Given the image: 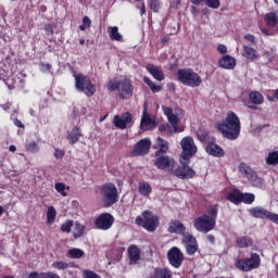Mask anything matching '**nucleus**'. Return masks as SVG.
I'll list each match as a JSON object with an SVG mask.
<instances>
[{"mask_svg": "<svg viewBox=\"0 0 278 278\" xmlns=\"http://www.w3.org/2000/svg\"><path fill=\"white\" fill-rule=\"evenodd\" d=\"M217 129L227 140H238L242 129L240 117L232 111H229L226 118L217 123Z\"/></svg>", "mask_w": 278, "mask_h": 278, "instance_id": "f257e3e1", "label": "nucleus"}, {"mask_svg": "<svg viewBox=\"0 0 278 278\" xmlns=\"http://www.w3.org/2000/svg\"><path fill=\"white\" fill-rule=\"evenodd\" d=\"M109 92H114L118 90L121 99H129L134 94V85L129 78H124L122 80L111 79L106 86Z\"/></svg>", "mask_w": 278, "mask_h": 278, "instance_id": "f03ea898", "label": "nucleus"}, {"mask_svg": "<svg viewBox=\"0 0 278 278\" xmlns=\"http://www.w3.org/2000/svg\"><path fill=\"white\" fill-rule=\"evenodd\" d=\"M75 88L86 97H92L97 92V85L92 84L90 76L84 74H74Z\"/></svg>", "mask_w": 278, "mask_h": 278, "instance_id": "7ed1b4c3", "label": "nucleus"}, {"mask_svg": "<svg viewBox=\"0 0 278 278\" xmlns=\"http://www.w3.org/2000/svg\"><path fill=\"white\" fill-rule=\"evenodd\" d=\"M178 79L184 86H189L190 88H199L203 84L201 76L190 68L179 70Z\"/></svg>", "mask_w": 278, "mask_h": 278, "instance_id": "20e7f679", "label": "nucleus"}, {"mask_svg": "<svg viewBox=\"0 0 278 278\" xmlns=\"http://www.w3.org/2000/svg\"><path fill=\"white\" fill-rule=\"evenodd\" d=\"M180 147L182 149V154L180 155V164H190V157L197 154V146L194 144V139L192 137H185Z\"/></svg>", "mask_w": 278, "mask_h": 278, "instance_id": "39448f33", "label": "nucleus"}, {"mask_svg": "<svg viewBox=\"0 0 278 278\" xmlns=\"http://www.w3.org/2000/svg\"><path fill=\"white\" fill-rule=\"evenodd\" d=\"M262 260L257 253H251L250 257L247 260L238 258L236 262V267L243 273H249L251 270H255V268H258Z\"/></svg>", "mask_w": 278, "mask_h": 278, "instance_id": "423d86ee", "label": "nucleus"}, {"mask_svg": "<svg viewBox=\"0 0 278 278\" xmlns=\"http://www.w3.org/2000/svg\"><path fill=\"white\" fill-rule=\"evenodd\" d=\"M239 173L248 179L254 188H262L264 180L257 176V173L253 170L249 165L241 163L239 165Z\"/></svg>", "mask_w": 278, "mask_h": 278, "instance_id": "0eeeda50", "label": "nucleus"}, {"mask_svg": "<svg viewBox=\"0 0 278 278\" xmlns=\"http://www.w3.org/2000/svg\"><path fill=\"white\" fill-rule=\"evenodd\" d=\"M100 192L105 205H114L118 201V189H116L114 184L102 186Z\"/></svg>", "mask_w": 278, "mask_h": 278, "instance_id": "6e6552de", "label": "nucleus"}, {"mask_svg": "<svg viewBox=\"0 0 278 278\" xmlns=\"http://www.w3.org/2000/svg\"><path fill=\"white\" fill-rule=\"evenodd\" d=\"M193 227L197 229V231L207 233L208 231H212L214 227H216V222H214V218H210V215L203 214L194 219Z\"/></svg>", "mask_w": 278, "mask_h": 278, "instance_id": "1a4fd4ad", "label": "nucleus"}, {"mask_svg": "<svg viewBox=\"0 0 278 278\" xmlns=\"http://www.w3.org/2000/svg\"><path fill=\"white\" fill-rule=\"evenodd\" d=\"M154 164L160 170H168L169 173L175 168V160L166 154H160V152L156 153Z\"/></svg>", "mask_w": 278, "mask_h": 278, "instance_id": "9d476101", "label": "nucleus"}, {"mask_svg": "<svg viewBox=\"0 0 278 278\" xmlns=\"http://www.w3.org/2000/svg\"><path fill=\"white\" fill-rule=\"evenodd\" d=\"M167 260L174 268H181V265L184 264V252L177 247H173L167 252Z\"/></svg>", "mask_w": 278, "mask_h": 278, "instance_id": "9b49d317", "label": "nucleus"}, {"mask_svg": "<svg viewBox=\"0 0 278 278\" xmlns=\"http://www.w3.org/2000/svg\"><path fill=\"white\" fill-rule=\"evenodd\" d=\"M143 216V229L147 231L153 232L160 226V217L153 215L150 211H144Z\"/></svg>", "mask_w": 278, "mask_h": 278, "instance_id": "f8f14e48", "label": "nucleus"}, {"mask_svg": "<svg viewBox=\"0 0 278 278\" xmlns=\"http://www.w3.org/2000/svg\"><path fill=\"white\" fill-rule=\"evenodd\" d=\"M112 225H114V216L110 213H102L96 219L97 229H101L102 231H108V229H112Z\"/></svg>", "mask_w": 278, "mask_h": 278, "instance_id": "ddd939ff", "label": "nucleus"}, {"mask_svg": "<svg viewBox=\"0 0 278 278\" xmlns=\"http://www.w3.org/2000/svg\"><path fill=\"white\" fill-rule=\"evenodd\" d=\"M182 242L185 243L188 255H194V253L199 251V243H197V238H194V236L190 233L184 235Z\"/></svg>", "mask_w": 278, "mask_h": 278, "instance_id": "4468645a", "label": "nucleus"}, {"mask_svg": "<svg viewBox=\"0 0 278 278\" xmlns=\"http://www.w3.org/2000/svg\"><path fill=\"white\" fill-rule=\"evenodd\" d=\"M181 165L174 170V175L179 179H192L197 175V172L188 166V163H181Z\"/></svg>", "mask_w": 278, "mask_h": 278, "instance_id": "2eb2a0df", "label": "nucleus"}, {"mask_svg": "<svg viewBox=\"0 0 278 278\" xmlns=\"http://www.w3.org/2000/svg\"><path fill=\"white\" fill-rule=\"evenodd\" d=\"M151 150V140L141 139L138 143H136L132 155H147Z\"/></svg>", "mask_w": 278, "mask_h": 278, "instance_id": "dca6fc26", "label": "nucleus"}, {"mask_svg": "<svg viewBox=\"0 0 278 278\" xmlns=\"http://www.w3.org/2000/svg\"><path fill=\"white\" fill-rule=\"evenodd\" d=\"M131 123V113H124L121 115H115L113 118V125L117 127V129H127V125Z\"/></svg>", "mask_w": 278, "mask_h": 278, "instance_id": "f3484780", "label": "nucleus"}, {"mask_svg": "<svg viewBox=\"0 0 278 278\" xmlns=\"http://www.w3.org/2000/svg\"><path fill=\"white\" fill-rule=\"evenodd\" d=\"M218 66L220 68H226V71H233V68H236V58L231 55H224L218 61Z\"/></svg>", "mask_w": 278, "mask_h": 278, "instance_id": "a211bd4d", "label": "nucleus"}, {"mask_svg": "<svg viewBox=\"0 0 278 278\" xmlns=\"http://www.w3.org/2000/svg\"><path fill=\"white\" fill-rule=\"evenodd\" d=\"M147 71L152 75L153 78L156 79V81H164L165 76H164V71H162V67L155 66L153 64H148L147 65Z\"/></svg>", "mask_w": 278, "mask_h": 278, "instance_id": "6ab92c4d", "label": "nucleus"}, {"mask_svg": "<svg viewBox=\"0 0 278 278\" xmlns=\"http://www.w3.org/2000/svg\"><path fill=\"white\" fill-rule=\"evenodd\" d=\"M206 153L213 157H225V150L216 143H208L206 146Z\"/></svg>", "mask_w": 278, "mask_h": 278, "instance_id": "aec40b11", "label": "nucleus"}, {"mask_svg": "<svg viewBox=\"0 0 278 278\" xmlns=\"http://www.w3.org/2000/svg\"><path fill=\"white\" fill-rule=\"evenodd\" d=\"M168 231L169 233H180L182 237L188 236V233H186V226L179 220L169 223Z\"/></svg>", "mask_w": 278, "mask_h": 278, "instance_id": "412c9836", "label": "nucleus"}, {"mask_svg": "<svg viewBox=\"0 0 278 278\" xmlns=\"http://www.w3.org/2000/svg\"><path fill=\"white\" fill-rule=\"evenodd\" d=\"M81 128L74 127L67 131V140L70 144H77L79 142V138H81Z\"/></svg>", "mask_w": 278, "mask_h": 278, "instance_id": "4be33fe9", "label": "nucleus"}, {"mask_svg": "<svg viewBox=\"0 0 278 278\" xmlns=\"http://www.w3.org/2000/svg\"><path fill=\"white\" fill-rule=\"evenodd\" d=\"M242 55L250 62H255V60L260 59V54L257 53V50H255L251 46H243Z\"/></svg>", "mask_w": 278, "mask_h": 278, "instance_id": "5701e85b", "label": "nucleus"}, {"mask_svg": "<svg viewBox=\"0 0 278 278\" xmlns=\"http://www.w3.org/2000/svg\"><path fill=\"white\" fill-rule=\"evenodd\" d=\"M251 216L253 218H267L270 215V211H267L266 208H263L262 206H255L249 210Z\"/></svg>", "mask_w": 278, "mask_h": 278, "instance_id": "b1692460", "label": "nucleus"}, {"mask_svg": "<svg viewBox=\"0 0 278 278\" xmlns=\"http://www.w3.org/2000/svg\"><path fill=\"white\" fill-rule=\"evenodd\" d=\"M162 110L165 116H167V121L170 123V125H177L179 123V117L176 116L173 109L168 106H163Z\"/></svg>", "mask_w": 278, "mask_h": 278, "instance_id": "393cba45", "label": "nucleus"}, {"mask_svg": "<svg viewBox=\"0 0 278 278\" xmlns=\"http://www.w3.org/2000/svg\"><path fill=\"white\" fill-rule=\"evenodd\" d=\"M128 257L130 264H136L140 260V249L136 245H130L128 249Z\"/></svg>", "mask_w": 278, "mask_h": 278, "instance_id": "a878e982", "label": "nucleus"}, {"mask_svg": "<svg viewBox=\"0 0 278 278\" xmlns=\"http://www.w3.org/2000/svg\"><path fill=\"white\" fill-rule=\"evenodd\" d=\"M265 23L267 27H277L278 25V11L269 12L265 15Z\"/></svg>", "mask_w": 278, "mask_h": 278, "instance_id": "bb28decb", "label": "nucleus"}, {"mask_svg": "<svg viewBox=\"0 0 278 278\" xmlns=\"http://www.w3.org/2000/svg\"><path fill=\"white\" fill-rule=\"evenodd\" d=\"M140 127L143 131H149L155 127V121L149 117V115H144L141 119Z\"/></svg>", "mask_w": 278, "mask_h": 278, "instance_id": "cd10ccee", "label": "nucleus"}, {"mask_svg": "<svg viewBox=\"0 0 278 278\" xmlns=\"http://www.w3.org/2000/svg\"><path fill=\"white\" fill-rule=\"evenodd\" d=\"M236 244L237 247H239V249H249V247H253V239H251V237H239L236 240Z\"/></svg>", "mask_w": 278, "mask_h": 278, "instance_id": "c85d7f7f", "label": "nucleus"}, {"mask_svg": "<svg viewBox=\"0 0 278 278\" xmlns=\"http://www.w3.org/2000/svg\"><path fill=\"white\" fill-rule=\"evenodd\" d=\"M108 33L111 40H115L116 42H123V36L121 33H118V28L116 26H109Z\"/></svg>", "mask_w": 278, "mask_h": 278, "instance_id": "c756f323", "label": "nucleus"}, {"mask_svg": "<svg viewBox=\"0 0 278 278\" xmlns=\"http://www.w3.org/2000/svg\"><path fill=\"white\" fill-rule=\"evenodd\" d=\"M227 199L230 201V203L238 205L239 203H242V192H240L238 189H235L228 194Z\"/></svg>", "mask_w": 278, "mask_h": 278, "instance_id": "7c9ffc66", "label": "nucleus"}, {"mask_svg": "<svg viewBox=\"0 0 278 278\" xmlns=\"http://www.w3.org/2000/svg\"><path fill=\"white\" fill-rule=\"evenodd\" d=\"M173 271L168 268H155L153 278H172Z\"/></svg>", "mask_w": 278, "mask_h": 278, "instance_id": "2f4dec72", "label": "nucleus"}, {"mask_svg": "<svg viewBox=\"0 0 278 278\" xmlns=\"http://www.w3.org/2000/svg\"><path fill=\"white\" fill-rule=\"evenodd\" d=\"M249 97L255 105H262V103H264V96L258 91H252Z\"/></svg>", "mask_w": 278, "mask_h": 278, "instance_id": "473e14b6", "label": "nucleus"}, {"mask_svg": "<svg viewBox=\"0 0 278 278\" xmlns=\"http://www.w3.org/2000/svg\"><path fill=\"white\" fill-rule=\"evenodd\" d=\"M138 190L139 194H141L142 197H149V194H151L152 192L151 185H149V182H140Z\"/></svg>", "mask_w": 278, "mask_h": 278, "instance_id": "72a5a7b5", "label": "nucleus"}, {"mask_svg": "<svg viewBox=\"0 0 278 278\" xmlns=\"http://www.w3.org/2000/svg\"><path fill=\"white\" fill-rule=\"evenodd\" d=\"M67 255H70V257H72V260H81V257H84L85 253L83 252L81 249L73 248V249L68 250Z\"/></svg>", "mask_w": 278, "mask_h": 278, "instance_id": "f704fd0d", "label": "nucleus"}, {"mask_svg": "<svg viewBox=\"0 0 278 278\" xmlns=\"http://www.w3.org/2000/svg\"><path fill=\"white\" fill-rule=\"evenodd\" d=\"M143 81H144V84H147V86H149V88L152 92H162V86L155 85V83H153V80H151V78L144 76Z\"/></svg>", "mask_w": 278, "mask_h": 278, "instance_id": "c9c22d12", "label": "nucleus"}, {"mask_svg": "<svg viewBox=\"0 0 278 278\" xmlns=\"http://www.w3.org/2000/svg\"><path fill=\"white\" fill-rule=\"evenodd\" d=\"M55 216H58V212L55 211V207L49 206L47 211L48 225H53V223H55Z\"/></svg>", "mask_w": 278, "mask_h": 278, "instance_id": "e433bc0d", "label": "nucleus"}, {"mask_svg": "<svg viewBox=\"0 0 278 278\" xmlns=\"http://www.w3.org/2000/svg\"><path fill=\"white\" fill-rule=\"evenodd\" d=\"M266 163L269 166H277L278 164V151L269 152L266 157Z\"/></svg>", "mask_w": 278, "mask_h": 278, "instance_id": "4c0bfd02", "label": "nucleus"}, {"mask_svg": "<svg viewBox=\"0 0 278 278\" xmlns=\"http://www.w3.org/2000/svg\"><path fill=\"white\" fill-rule=\"evenodd\" d=\"M156 147L159 149V152L156 153H166V151H168V141L159 137L156 141Z\"/></svg>", "mask_w": 278, "mask_h": 278, "instance_id": "58836bf2", "label": "nucleus"}, {"mask_svg": "<svg viewBox=\"0 0 278 278\" xmlns=\"http://www.w3.org/2000/svg\"><path fill=\"white\" fill-rule=\"evenodd\" d=\"M84 231H86V227L79 223H76L73 231L74 238H81V236H84Z\"/></svg>", "mask_w": 278, "mask_h": 278, "instance_id": "ea45409f", "label": "nucleus"}, {"mask_svg": "<svg viewBox=\"0 0 278 278\" xmlns=\"http://www.w3.org/2000/svg\"><path fill=\"white\" fill-rule=\"evenodd\" d=\"M255 201V194L253 193H241V203H245L247 205H251Z\"/></svg>", "mask_w": 278, "mask_h": 278, "instance_id": "a19ab883", "label": "nucleus"}, {"mask_svg": "<svg viewBox=\"0 0 278 278\" xmlns=\"http://www.w3.org/2000/svg\"><path fill=\"white\" fill-rule=\"evenodd\" d=\"M208 218H214V223H216V218L218 217V206L211 205L207 210Z\"/></svg>", "mask_w": 278, "mask_h": 278, "instance_id": "79ce46f5", "label": "nucleus"}, {"mask_svg": "<svg viewBox=\"0 0 278 278\" xmlns=\"http://www.w3.org/2000/svg\"><path fill=\"white\" fill-rule=\"evenodd\" d=\"M92 25V21H90V17L84 16L83 17V25L79 26L80 31H86V29H89V27Z\"/></svg>", "mask_w": 278, "mask_h": 278, "instance_id": "37998d69", "label": "nucleus"}, {"mask_svg": "<svg viewBox=\"0 0 278 278\" xmlns=\"http://www.w3.org/2000/svg\"><path fill=\"white\" fill-rule=\"evenodd\" d=\"M205 5L212 10H218L220 8V0H205Z\"/></svg>", "mask_w": 278, "mask_h": 278, "instance_id": "c03bdc74", "label": "nucleus"}, {"mask_svg": "<svg viewBox=\"0 0 278 278\" xmlns=\"http://www.w3.org/2000/svg\"><path fill=\"white\" fill-rule=\"evenodd\" d=\"M54 188L56 192H59V194H61L62 197H66V185H64V182H56L54 185Z\"/></svg>", "mask_w": 278, "mask_h": 278, "instance_id": "a18cd8bd", "label": "nucleus"}, {"mask_svg": "<svg viewBox=\"0 0 278 278\" xmlns=\"http://www.w3.org/2000/svg\"><path fill=\"white\" fill-rule=\"evenodd\" d=\"M52 267L56 268V270H66V268H68V263H66L64 261L54 262L52 264Z\"/></svg>", "mask_w": 278, "mask_h": 278, "instance_id": "49530a36", "label": "nucleus"}, {"mask_svg": "<svg viewBox=\"0 0 278 278\" xmlns=\"http://www.w3.org/2000/svg\"><path fill=\"white\" fill-rule=\"evenodd\" d=\"M27 151H29L30 153H38L40 151V148L38 147L37 142H30L27 146Z\"/></svg>", "mask_w": 278, "mask_h": 278, "instance_id": "de8ad7c7", "label": "nucleus"}, {"mask_svg": "<svg viewBox=\"0 0 278 278\" xmlns=\"http://www.w3.org/2000/svg\"><path fill=\"white\" fill-rule=\"evenodd\" d=\"M150 9L154 12H159L160 10V0H150L149 1Z\"/></svg>", "mask_w": 278, "mask_h": 278, "instance_id": "09e8293b", "label": "nucleus"}, {"mask_svg": "<svg viewBox=\"0 0 278 278\" xmlns=\"http://www.w3.org/2000/svg\"><path fill=\"white\" fill-rule=\"evenodd\" d=\"M72 227H73V222H66L61 226V231H65V233H71Z\"/></svg>", "mask_w": 278, "mask_h": 278, "instance_id": "8fccbe9b", "label": "nucleus"}, {"mask_svg": "<svg viewBox=\"0 0 278 278\" xmlns=\"http://www.w3.org/2000/svg\"><path fill=\"white\" fill-rule=\"evenodd\" d=\"M83 275H84V278H101V276H99L98 274H94V271L92 270H85Z\"/></svg>", "mask_w": 278, "mask_h": 278, "instance_id": "3c124183", "label": "nucleus"}, {"mask_svg": "<svg viewBox=\"0 0 278 278\" xmlns=\"http://www.w3.org/2000/svg\"><path fill=\"white\" fill-rule=\"evenodd\" d=\"M177 131H184V129H178L177 125H167V132L168 134H177Z\"/></svg>", "mask_w": 278, "mask_h": 278, "instance_id": "603ef678", "label": "nucleus"}, {"mask_svg": "<svg viewBox=\"0 0 278 278\" xmlns=\"http://www.w3.org/2000/svg\"><path fill=\"white\" fill-rule=\"evenodd\" d=\"M43 29L47 36H53L54 31H53V26L51 24H46Z\"/></svg>", "mask_w": 278, "mask_h": 278, "instance_id": "864d4df0", "label": "nucleus"}, {"mask_svg": "<svg viewBox=\"0 0 278 278\" xmlns=\"http://www.w3.org/2000/svg\"><path fill=\"white\" fill-rule=\"evenodd\" d=\"M41 73H49L51 71V64L49 63H41L40 64Z\"/></svg>", "mask_w": 278, "mask_h": 278, "instance_id": "5fc2aeb1", "label": "nucleus"}, {"mask_svg": "<svg viewBox=\"0 0 278 278\" xmlns=\"http://www.w3.org/2000/svg\"><path fill=\"white\" fill-rule=\"evenodd\" d=\"M179 5H181V0H173L169 8L170 10H179Z\"/></svg>", "mask_w": 278, "mask_h": 278, "instance_id": "6e6d98bb", "label": "nucleus"}, {"mask_svg": "<svg viewBox=\"0 0 278 278\" xmlns=\"http://www.w3.org/2000/svg\"><path fill=\"white\" fill-rule=\"evenodd\" d=\"M268 220H271L275 225H278V214L277 213H270L269 216L267 217Z\"/></svg>", "mask_w": 278, "mask_h": 278, "instance_id": "4d7b16f0", "label": "nucleus"}, {"mask_svg": "<svg viewBox=\"0 0 278 278\" xmlns=\"http://www.w3.org/2000/svg\"><path fill=\"white\" fill-rule=\"evenodd\" d=\"M244 39L248 40V42H251L252 45H255V36L251 34H247L244 36Z\"/></svg>", "mask_w": 278, "mask_h": 278, "instance_id": "13d9d810", "label": "nucleus"}, {"mask_svg": "<svg viewBox=\"0 0 278 278\" xmlns=\"http://www.w3.org/2000/svg\"><path fill=\"white\" fill-rule=\"evenodd\" d=\"M54 157L56 160H61V157H64V151L55 149L54 151Z\"/></svg>", "mask_w": 278, "mask_h": 278, "instance_id": "bf43d9fd", "label": "nucleus"}, {"mask_svg": "<svg viewBox=\"0 0 278 278\" xmlns=\"http://www.w3.org/2000/svg\"><path fill=\"white\" fill-rule=\"evenodd\" d=\"M135 223L139 227H144V218L142 219V217H140V216L136 217Z\"/></svg>", "mask_w": 278, "mask_h": 278, "instance_id": "052dcab7", "label": "nucleus"}, {"mask_svg": "<svg viewBox=\"0 0 278 278\" xmlns=\"http://www.w3.org/2000/svg\"><path fill=\"white\" fill-rule=\"evenodd\" d=\"M28 278H42V273L33 271L28 275Z\"/></svg>", "mask_w": 278, "mask_h": 278, "instance_id": "680f3d73", "label": "nucleus"}, {"mask_svg": "<svg viewBox=\"0 0 278 278\" xmlns=\"http://www.w3.org/2000/svg\"><path fill=\"white\" fill-rule=\"evenodd\" d=\"M13 123L15 127H18L20 129H25V125L20 119H14Z\"/></svg>", "mask_w": 278, "mask_h": 278, "instance_id": "e2e57ef3", "label": "nucleus"}, {"mask_svg": "<svg viewBox=\"0 0 278 278\" xmlns=\"http://www.w3.org/2000/svg\"><path fill=\"white\" fill-rule=\"evenodd\" d=\"M191 14L192 16H198L199 14H201V11L199 10V8L197 7H191Z\"/></svg>", "mask_w": 278, "mask_h": 278, "instance_id": "0e129e2a", "label": "nucleus"}, {"mask_svg": "<svg viewBox=\"0 0 278 278\" xmlns=\"http://www.w3.org/2000/svg\"><path fill=\"white\" fill-rule=\"evenodd\" d=\"M217 51H218L219 53H227V46H225V45H219V46L217 47Z\"/></svg>", "mask_w": 278, "mask_h": 278, "instance_id": "69168bd1", "label": "nucleus"}, {"mask_svg": "<svg viewBox=\"0 0 278 278\" xmlns=\"http://www.w3.org/2000/svg\"><path fill=\"white\" fill-rule=\"evenodd\" d=\"M167 127H168V125H166V124H161V125L159 126V131H161V132L167 131Z\"/></svg>", "mask_w": 278, "mask_h": 278, "instance_id": "338daca9", "label": "nucleus"}, {"mask_svg": "<svg viewBox=\"0 0 278 278\" xmlns=\"http://www.w3.org/2000/svg\"><path fill=\"white\" fill-rule=\"evenodd\" d=\"M206 240H207L208 242H211V244H214L216 238H214L213 235H207V236H206Z\"/></svg>", "mask_w": 278, "mask_h": 278, "instance_id": "774afa93", "label": "nucleus"}]
</instances>
